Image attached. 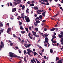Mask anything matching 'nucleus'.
Returning a JSON list of instances; mask_svg holds the SVG:
<instances>
[{"label":"nucleus","instance_id":"nucleus-30","mask_svg":"<svg viewBox=\"0 0 63 63\" xmlns=\"http://www.w3.org/2000/svg\"><path fill=\"white\" fill-rule=\"evenodd\" d=\"M60 34L62 35L63 37V32H61L60 33Z\"/></svg>","mask_w":63,"mask_h":63},{"label":"nucleus","instance_id":"nucleus-41","mask_svg":"<svg viewBox=\"0 0 63 63\" xmlns=\"http://www.w3.org/2000/svg\"><path fill=\"white\" fill-rule=\"evenodd\" d=\"M46 21V20H43V21H42V22L43 23H44V22H45V21Z\"/></svg>","mask_w":63,"mask_h":63},{"label":"nucleus","instance_id":"nucleus-56","mask_svg":"<svg viewBox=\"0 0 63 63\" xmlns=\"http://www.w3.org/2000/svg\"><path fill=\"white\" fill-rule=\"evenodd\" d=\"M29 37L30 38H31V39H32V38H33L32 37H31L30 36Z\"/></svg>","mask_w":63,"mask_h":63},{"label":"nucleus","instance_id":"nucleus-1","mask_svg":"<svg viewBox=\"0 0 63 63\" xmlns=\"http://www.w3.org/2000/svg\"><path fill=\"white\" fill-rule=\"evenodd\" d=\"M9 56L10 57H19L15 55V54L13 53L9 52Z\"/></svg>","mask_w":63,"mask_h":63},{"label":"nucleus","instance_id":"nucleus-19","mask_svg":"<svg viewBox=\"0 0 63 63\" xmlns=\"http://www.w3.org/2000/svg\"><path fill=\"white\" fill-rule=\"evenodd\" d=\"M26 50H24V54L25 55H26Z\"/></svg>","mask_w":63,"mask_h":63},{"label":"nucleus","instance_id":"nucleus-2","mask_svg":"<svg viewBox=\"0 0 63 63\" xmlns=\"http://www.w3.org/2000/svg\"><path fill=\"white\" fill-rule=\"evenodd\" d=\"M24 46L26 48H27V47H29L31 46V44H25Z\"/></svg>","mask_w":63,"mask_h":63},{"label":"nucleus","instance_id":"nucleus-17","mask_svg":"<svg viewBox=\"0 0 63 63\" xmlns=\"http://www.w3.org/2000/svg\"><path fill=\"white\" fill-rule=\"evenodd\" d=\"M55 30V29L54 28H52L50 30L51 31H53Z\"/></svg>","mask_w":63,"mask_h":63},{"label":"nucleus","instance_id":"nucleus-7","mask_svg":"<svg viewBox=\"0 0 63 63\" xmlns=\"http://www.w3.org/2000/svg\"><path fill=\"white\" fill-rule=\"evenodd\" d=\"M41 4H42L43 5V4H44L45 5H49V3H47L46 4V3L45 2H41Z\"/></svg>","mask_w":63,"mask_h":63},{"label":"nucleus","instance_id":"nucleus-49","mask_svg":"<svg viewBox=\"0 0 63 63\" xmlns=\"http://www.w3.org/2000/svg\"><path fill=\"white\" fill-rule=\"evenodd\" d=\"M6 25H8V27H9V23H7V24Z\"/></svg>","mask_w":63,"mask_h":63},{"label":"nucleus","instance_id":"nucleus-40","mask_svg":"<svg viewBox=\"0 0 63 63\" xmlns=\"http://www.w3.org/2000/svg\"><path fill=\"white\" fill-rule=\"evenodd\" d=\"M52 42V43H53L54 44L55 43H56V41H53Z\"/></svg>","mask_w":63,"mask_h":63},{"label":"nucleus","instance_id":"nucleus-9","mask_svg":"<svg viewBox=\"0 0 63 63\" xmlns=\"http://www.w3.org/2000/svg\"><path fill=\"white\" fill-rule=\"evenodd\" d=\"M59 60V58L58 57H56V61H57V60Z\"/></svg>","mask_w":63,"mask_h":63},{"label":"nucleus","instance_id":"nucleus-12","mask_svg":"<svg viewBox=\"0 0 63 63\" xmlns=\"http://www.w3.org/2000/svg\"><path fill=\"white\" fill-rule=\"evenodd\" d=\"M39 18H40V19H42L43 18V16L42 15H41L39 16Z\"/></svg>","mask_w":63,"mask_h":63},{"label":"nucleus","instance_id":"nucleus-31","mask_svg":"<svg viewBox=\"0 0 63 63\" xmlns=\"http://www.w3.org/2000/svg\"><path fill=\"white\" fill-rule=\"evenodd\" d=\"M40 19L39 18V17H37L35 19V20H37V19Z\"/></svg>","mask_w":63,"mask_h":63},{"label":"nucleus","instance_id":"nucleus-33","mask_svg":"<svg viewBox=\"0 0 63 63\" xmlns=\"http://www.w3.org/2000/svg\"><path fill=\"white\" fill-rule=\"evenodd\" d=\"M35 36L36 37H39L40 36L39 35H38L36 34L35 35Z\"/></svg>","mask_w":63,"mask_h":63},{"label":"nucleus","instance_id":"nucleus-62","mask_svg":"<svg viewBox=\"0 0 63 63\" xmlns=\"http://www.w3.org/2000/svg\"><path fill=\"white\" fill-rule=\"evenodd\" d=\"M0 24L1 25V27L3 26V23H0Z\"/></svg>","mask_w":63,"mask_h":63},{"label":"nucleus","instance_id":"nucleus-50","mask_svg":"<svg viewBox=\"0 0 63 63\" xmlns=\"http://www.w3.org/2000/svg\"><path fill=\"white\" fill-rule=\"evenodd\" d=\"M37 14H38V15H40V14H41V13H40L39 12H37Z\"/></svg>","mask_w":63,"mask_h":63},{"label":"nucleus","instance_id":"nucleus-26","mask_svg":"<svg viewBox=\"0 0 63 63\" xmlns=\"http://www.w3.org/2000/svg\"><path fill=\"white\" fill-rule=\"evenodd\" d=\"M42 16H46V14H45L44 13H42Z\"/></svg>","mask_w":63,"mask_h":63},{"label":"nucleus","instance_id":"nucleus-24","mask_svg":"<svg viewBox=\"0 0 63 63\" xmlns=\"http://www.w3.org/2000/svg\"><path fill=\"white\" fill-rule=\"evenodd\" d=\"M24 60L25 62H27V60H26V57H24Z\"/></svg>","mask_w":63,"mask_h":63},{"label":"nucleus","instance_id":"nucleus-25","mask_svg":"<svg viewBox=\"0 0 63 63\" xmlns=\"http://www.w3.org/2000/svg\"><path fill=\"white\" fill-rule=\"evenodd\" d=\"M50 52L51 53H52L53 52V50L52 49H50Z\"/></svg>","mask_w":63,"mask_h":63},{"label":"nucleus","instance_id":"nucleus-60","mask_svg":"<svg viewBox=\"0 0 63 63\" xmlns=\"http://www.w3.org/2000/svg\"><path fill=\"white\" fill-rule=\"evenodd\" d=\"M44 30V31H47V29L46 28H45Z\"/></svg>","mask_w":63,"mask_h":63},{"label":"nucleus","instance_id":"nucleus-32","mask_svg":"<svg viewBox=\"0 0 63 63\" xmlns=\"http://www.w3.org/2000/svg\"><path fill=\"white\" fill-rule=\"evenodd\" d=\"M44 35L45 37H47L48 36V35L47 34H44Z\"/></svg>","mask_w":63,"mask_h":63},{"label":"nucleus","instance_id":"nucleus-16","mask_svg":"<svg viewBox=\"0 0 63 63\" xmlns=\"http://www.w3.org/2000/svg\"><path fill=\"white\" fill-rule=\"evenodd\" d=\"M30 5L31 7H33L34 6V3H32V4H30Z\"/></svg>","mask_w":63,"mask_h":63},{"label":"nucleus","instance_id":"nucleus-37","mask_svg":"<svg viewBox=\"0 0 63 63\" xmlns=\"http://www.w3.org/2000/svg\"><path fill=\"white\" fill-rule=\"evenodd\" d=\"M42 12V11H41V10H37V12Z\"/></svg>","mask_w":63,"mask_h":63},{"label":"nucleus","instance_id":"nucleus-22","mask_svg":"<svg viewBox=\"0 0 63 63\" xmlns=\"http://www.w3.org/2000/svg\"><path fill=\"white\" fill-rule=\"evenodd\" d=\"M2 48H3V46L1 45H0V51L1 50Z\"/></svg>","mask_w":63,"mask_h":63},{"label":"nucleus","instance_id":"nucleus-27","mask_svg":"<svg viewBox=\"0 0 63 63\" xmlns=\"http://www.w3.org/2000/svg\"><path fill=\"white\" fill-rule=\"evenodd\" d=\"M21 33L22 34H24V33H25V31H21Z\"/></svg>","mask_w":63,"mask_h":63},{"label":"nucleus","instance_id":"nucleus-8","mask_svg":"<svg viewBox=\"0 0 63 63\" xmlns=\"http://www.w3.org/2000/svg\"><path fill=\"white\" fill-rule=\"evenodd\" d=\"M16 8H13V9L12 10V12L13 13H14V12H15L16 11Z\"/></svg>","mask_w":63,"mask_h":63},{"label":"nucleus","instance_id":"nucleus-51","mask_svg":"<svg viewBox=\"0 0 63 63\" xmlns=\"http://www.w3.org/2000/svg\"><path fill=\"white\" fill-rule=\"evenodd\" d=\"M30 35H31V34L30 33V32H29V34H28V35L29 36H30Z\"/></svg>","mask_w":63,"mask_h":63},{"label":"nucleus","instance_id":"nucleus-34","mask_svg":"<svg viewBox=\"0 0 63 63\" xmlns=\"http://www.w3.org/2000/svg\"><path fill=\"white\" fill-rule=\"evenodd\" d=\"M59 14V13L58 14H57L56 15H55V16H58Z\"/></svg>","mask_w":63,"mask_h":63},{"label":"nucleus","instance_id":"nucleus-36","mask_svg":"<svg viewBox=\"0 0 63 63\" xmlns=\"http://www.w3.org/2000/svg\"><path fill=\"white\" fill-rule=\"evenodd\" d=\"M32 32L33 33V34H36V32H34L33 31H32Z\"/></svg>","mask_w":63,"mask_h":63},{"label":"nucleus","instance_id":"nucleus-10","mask_svg":"<svg viewBox=\"0 0 63 63\" xmlns=\"http://www.w3.org/2000/svg\"><path fill=\"white\" fill-rule=\"evenodd\" d=\"M58 36L59 38H63L62 35H61L60 34L59 35H58Z\"/></svg>","mask_w":63,"mask_h":63},{"label":"nucleus","instance_id":"nucleus-54","mask_svg":"<svg viewBox=\"0 0 63 63\" xmlns=\"http://www.w3.org/2000/svg\"><path fill=\"white\" fill-rule=\"evenodd\" d=\"M29 29H30V30H32V29L31 28V27H29Z\"/></svg>","mask_w":63,"mask_h":63},{"label":"nucleus","instance_id":"nucleus-28","mask_svg":"<svg viewBox=\"0 0 63 63\" xmlns=\"http://www.w3.org/2000/svg\"><path fill=\"white\" fill-rule=\"evenodd\" d=\"M28 53L29 55H30L31 56H32V55H31V54H30V52H28Z\"/></svg>","mask_w":63,"mask_h":63},{"label":"nucleus","instance_id":"nucleus-4","mask_svg":"<svg viewBox=\"0 0 63 63\" xmlns=\"http://www.w3.org/2000/svg\"><path fill=\"white\" fill-rule=\"evenodd\" d=\"M25 20L27 22H30V19L29 18V17H28Z\"/></svg>","mask_w":63,"mask_h":63},{"label":"nucleus","instance_id":"nucleus-48","mask_svg":"<svg viewBox=\"0 0 63 63\" xmlns=\"http://www.w3.org/2000/svg\"><path fill=\"white\" fill-rule=\"evenodd\" d=\"M15 48L16 49H18V47H16Z\"/></svg>","mask_w":63,"mask_h":63},{"label":"nucleus","instance_id":"nucleus-18","mask_svg":"<svg viewBox=\"0 0 63 63\" xmlns=\"http://www.w3.org/2000/svg\"><path fill=\"white\" fill-rule=\"evenodd\" d=\"M4 30H0V32L1 33H3L4 32Z\"/></svg>","mask_w":63,"mask_h":63},{"label":"nucleus","instance_id":"nucleus-6","mask_svg":"<svg viewBox=\"0 0 63 63\" xmlns=\"http://www.w3.org/2000/svg\"><path fill=\"white\" fill-rule=\"evenodd\" d=\"M11 30V28H8L7 29V33L8 34H10L9 33V31H10Z\"/></svg>","mask_w":63,"mask_h":63},{"label":"nucleus","instance_id":"nucleus-38","mask_svg":"<svg viewBox=\"0 0 63 63\" xmlns=\"http://www.w3.org/2000/svg\"><path fill=\"white\" fill-rule=\"evenodd\" d=\"M19 18H21V17L20 16H18L17 19H18V20H19L18 19H19Z\"/></svg>","mask_w":63,"mask_h":63},{"label":"nucleus","instance_id":"nucleus-13","mask_svg":"<svg viewBox=\"0 0 63 63\" xmlns=\"http://www.w3.org/2000/svg\"><path fill=\"white\" fill-rule=\"evenodd\" d=\"M1 45L0 46H1L2 47H4V43H3V42L2 41H1Z\"/></svg>","mask_w":63,"mask_h":63},{"label":"nucleus","instance_id":"nucleus-53","mask_svg":"<svg viewBox=\"0 0 63 63\" xmlns=\"http://www.w3.org/2000/svg\"><path fill=\"white\" fill-rule=\"evenodd\" d=\"M31 62L32 63H34V62L32 60H31Z\"/></svg>","mask_w":63,"mask_h":63},{"label":"nucleus","instance_id":"nucleus-45","mask_svg":"<svg viewBox=\"0 0 63 63\" xmlns=\"http://www.w3.org/2000/svg\"><path fill=\"white\" fill-rule=\"evenodd\" d=\"M21 17V18H22L23 20H24V17L23 16H22Z\"/></svg>","mask_w":63,"mask_h":63},{"label":"nucleus","instance_id":"nucleus-57","mask_svg":"<svg viewBox=\"0 0 63 63\" xmlns=\"http://www.w3.org/2000/svg\"><path fill=\"white\" fill-rule=\"evenodd\" d=\"M35 24L34 25H35V26H38V25L37 24Z\"/></svg>","mask_w":63,"mask_h":63},{"label":"nucleus","instance_id":"nucleus-55","mask_svg":"<svg viewBox=\"0 0 63 63\" xmlns=\"http://www.w3.org/2000/svg\"><path fill=\"white\" fill-rule=\"evenodd\" d=\"M21 43H24V41L23 40H22V41H21Z\"/></svg>","mask_w":63,"mask_h":63},{"label":"nucleus","instance_id":"nucleus-52","mask_svg":"<svg viewBox=\"0 0 63 63\" xmlns=\"http://www.w3.org/2000/svg\"><path fill=\"white\" fill-rule=\"evenodd\" d=\"M35 9H36V10H38V6H36V7H35Z\"/></svg>","mask_w":63,"mask_h":63},{"label":"nucleus","instance_id":"nucleus-29","mask_svg":"<svg viewBox=\"0 0 63 63\" xmlns=\"http://www.w3.org/2000/svg\"><path fill=\"white\" fill-rule=\"evenodd\" d=\"M25 8V6H24V5H23L22 7V10H23Z\"/></svg>","mask_w":63,"mask_h":63},{"label":"nucleus","instance_id":"nucleus-46","mask_svg":"<svg viewBox=\"0 0 63 63\" xmlns=\"http://www.w3.org/2000/svg\"><path fill=\"white\" fill-rule=\"evenodd\" d=\"M14 43H11L10 44V46H12V45Z\"/></svg>","mask_w":63,"mask_h":63},{"label":"nucleus","instance_id":"nucleus-43","mask_svg":"<svg viewBox=\"0 0 63 63\" xmlns=\"http://www.w3.org/2000/svg\"><path fill=\"white\" fill-rule=\"evenodd\" d=\"M52 38H55H55H56V36L55 35H53V36H52Z\"/></svg>","mask_w":63,"mask_h":63},{"label":"nucleus","instance_id":"nucleus-47","mask_svg":"<svg viewBox=\"0 0 63 63\" xmlns=\"http://www.w3.org/2000/svg\"><path fill=\"white\" fill-rule=\"evenodd\" d=\"M24 13H22L21 14V15L22 16H24Z\"/></svg>","mask_w":63,"mask_h":63},{"label":"nucleus","instance_id":"nucleus-63","mask_svg":"<svg viewBox=\"0 0 63 63\" xmlns=\"http://www.w3.org/2000/svg\"><path fill=\"white\" fill-rule=\"evenodd\" d=\"M45 61L43 60V62H42V63H45Z\"/></svg>","mask_w":63,"mask_h":63},{"label":"nucleus","instance_id":"nucleus-20","mask_svg":"<svg viewBox=\"0 0 63 63\" xmlns=\"http://www.w3.org/2000/svg\"><path fill=\"white\" fill-rule=\"evenodd\" d=\"M40 21L38 20H36V23H40Z\"/></svg>","mask_w":63,"mask_h":63},{"label":"nucleus","instance_id":"nucleus-23","mask_svg":"<svg viewBox=\"0 0 63 63\" xmlns=\"http://www.w3.org/2000/svg\"><path fill=\"white\" fill-rule=\"evenodd\" d=\"M25 29H26V31L27 32H29V31L28 30V28H25Z\"/></svg>","mask_w":63,"mask_h":63},{"label":"nucleus","instance_id":"nucleus-39","mask_svg":"<svg viewBox=\"0 0 63 63\" xmlns=\"http://www.w3.org/2000/svg\"><path fill=\"white\" fill-rule=\"evenodd\" d=\"M45 2L46 3H48V1L47 0H45Z\"/></svg>","mask_w":63,"mask_h":63},{"label":"nucleus","instance_id":"nucleus-3","mask_svg":"<svg viewBox=\"0 0 63 63\" xmlns=\"http://www.w3.org/2000/svg\"><path fill=\"white\" fill-rule=\"evenodd\" d=\"M27 50L28 51V52H32V53H33V52H33L32 50H30V49H27Z\"/></svg>","mask_w":63,"mask_h":63},{"label":"nucleus","instance_id":"nucleus-42","mask_svg":"<svg viewBox=\"0 0 63 63\" xmlns=\"http://www.w3.org/2000/svg\"><path fill=\"white\" fill-rule=\"evenodd\" d=\"M14 5H17V3H16V2H14Z\"/></svg>","mask_w":63,"mask_h":63},{"label":"nucleus","instance_id":"nucleus-44","mask_svg":"<svg viewBox=\"0 0 63 63\" xmlns=\"http://www.w3.org/2000/svg\"><path fill=\"white\" fill-rule=\"evenodd\" d=\"M30 1H28L27 2V3L28 4H30Z\"/></svg>","mask_w":63,"mask_h":63},{"label":"nucleus","instance_id":"nucleus-59","mask_svg":"<svg viewBox=\"0 0 63 63\" xmlns=\"http://www.w3.org/2000/svg\"><path fill=\"white\" fill-rule=\"evenodd\" d=\"M26 13H29V12L28 11H27V10H26Z\"/></svg>","mask_w":63,"mask_h":63},{"label":"nucleus","instance_id":"nucleus-15","mask_svg":"<svg viewBox=\"0 0 63 63\" xmlns=\"http://www.w3.org/2000/svg\"><path fill=\"white\" fill-rule=\"evenodd\" d=\"M35 30H36V32H37L39 30H38V29L37 28H35Z\"/></svg>","mask_w":63,"mask_h":63},{"label":"nucleus","instance_id":"nucleus-35","mask_svg":"<svg viewBox=\"0 0 63 63\" xmlns=\"http://www.w3.org/2000/svg\"><path fill=\"white\" fill-rule=\"evenodd\" d=\"M19 22L20 25H21V24H22V23L20 21H19Z\"/></svg>","mask_w":63,"mask_h":63},{"label":"nucleus","instance_id":"nucleus-58","mask_svg":"<svg viewBox=\"0 0 63 63\" xmlns=\"http://www.w3.org/2000/svg\"><path fill=\"white\" fill-rule=\"evenodd\" d=\"M44 59H46V58H47V57L45 56L44 57Z\"/></svg>","mask_w":63,"mask_h":63},{"label":"nucleus","instance_id":"nucleus-21","mask_svg":"<svg viewBox=\"0 0 63 63\" xmlns=\"http://www.w3.org/2000/svg\"><path fill=\"white\" fill-rule=\"evenodd\" d=\"M37 53L36 52H34L33 54L34 56H36L37 55Z\"/></svg>","mask_w":63,"mask_h":63},{"label":"nucleus","instance_id":"nucleus-5","mask_svg":"<svg viewBox=\"0 0 63 63\" xmlns=\"http://www.w3.org/2000/svg\"><path fill=\"white\" fill-rule=\"evenodd\" d=\"M45 43H48V39L47 37H45Z\"/></svg>","mask_w":63,"mask_h":63},{"label":"nucleus","instance_id":"nucleus-11","mask_svg":"<svg viewBox=\"0 0 63 63\" xmlns=\"http://www.w3.org/2000/svg\"><path fill=\"white\" fill-rule=\"evenodd\" d=\"M63 61H62L61 60H59L57 62V63H62Z\"/></svg>","mask_w":63,"mask_h":63},{"label":"nucleus","instance_id":"nucleus-64","mask_svg":"<svg viewBox=\"0 0 63 63\" xmlns=\"http://www.w3.org/2000/svg\"><path fill=\"white\" fill-rule=\"evenodd\" d=\"M13 37H16V35H15V34H13Z\"/></svg>","mask_w":63,"mask_h":63},{"label":"nucleus","instance_id":"nucleus-61","mask_svg":"<svg viewBox=\"0 0 63 63\" xmlns=\"http://www.w3.org/2000/svg\"><path fill=\"white\" fill-rule=\"evenodd\" d=\"M39 54L40 55H41V56H42V53L40 52H39Z\"/></svg>","mask_w":63,"mask_h":63},{"label":"nucleus","instance_id":"nucleus-14","mask_svg":"<svg viewBox=\"0 0 63 63\" xmlns=\"http://www.w3.org/2000/svg\"><path fill=\"white\" fill-rule=\"evenodd\" d=\"M20 29L21 30H23V28L22 27V25H20Z\"/></svg>","mask_w":63,"mask_h":63}]
</instances>
